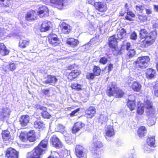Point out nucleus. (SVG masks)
Returning a JSON list of instances; mask_svg holds the SVG:
<instances>
[{"mask_svg":"<svg viewBox=\"0 0 158 158\" xmlns=\"http://www.w3.org/2000/svg\"><path fill=\"white\" fill-rule=\"evenodd\" d=\"M156 36V33L155 31H152L143 40V44L145 47L151 45L155 41Z\"/></svg>","mask_w":158,"mask_h":158,"instance_id":"6","label":"nucleus"},{"mask_svg":"<svg viewBox=\"0 0 158 158\" xmlns=\"http://www.w3.org/2000/svg\"><path fill=\"white\" fill-rule=\"evenodd\" d=\"M42 116L44 118H50L51 115L46 111H43L41 112Z\"/></svg>","mask_w":158,"mask_h":158,"instance_id":"47","label":"nucleus"},{"mask_svg":"<svg viewBox=\"0 0 158 158\" xmlns=\"http://www.w3.org/2000/svg\"><path fill=\"white\" fill-rule=\"evenodd\" d=\"M150 59L148 56H142L139 57L135 61V66L137 68L143 69L148 65V62Z\"/></svg>","mask_w":158,"mask_h":158,"instance_id":"3","label":"nucleus"},{"mask_svg":"<svg viewBox=\"0 0 158 158\" xmlns=\"http://www.w3.org/2000/svg\"><path fill=\"white\" fill-rule=\"evenodd\" d=\"M148 125L149 126H151L155 124V122L154 119H149L147 122Z\"/></svg>","mask_w":158,"mask_h":158,"instance_id":"52","label":"nucleus"},{"mask_svg":"<svg viewBox=\"0 0 158 158\" xmlns=\"http://www.w3.org/2000/svg\"><path fill=\"white\" fill-rule=\"evenodd\" d=\"M75 152L78 158H87V149L83 146L77 145L75 148Z\"/></svg>","mask_w":158,"mask_h":158,"instance_id":"5","label":"nucleus"},{"mask_svg":"<svg viewBox=\"0 0 158 158\" xmlns=\"http://www.w3.org/2000/svg\"><path fill=\"white\" fill-rule=\"evenodd\" d=\"M127 106L131 111H132L135 109L136 104L135 102L133 101H128L127 103Z\"/></svg>","mask_w":158,"mask_h":158,"instance_id":"38","label":"nucleus"},{"mask_svg":"<svg viewBox=\"0 0 158 158\" xmlns=\"http://www.w3.org/2000/svg\"><path fill=\"white\" fill-rule=\"evenodd\" d=\"M27 136L28 137H31V136H35V132L33 130H31L30 131L27 133Z\"/></svg>","mask_w":158,"mask_h":158,"instance_id":"54","label":"nucleus"},{"mask_svg":"<svg viewBox=\"0 0 158 158\" xmlns=\"http://www.w3.org/2000/svg\"><path fill=\"white\" fill-rule=\"evenodd\" d=\"M147 143L148 145L150 147H155V137L149 136L147 139Z\"/></svg>","mask_w":158,"mask_h":158,"instance_id":"28","label":"nucleus"},{"mask_svg":"<svg viewBox=\"0 0 158 158\" xmlns=\"http://www.w3.org/2000/svg\"><path fill=\"white\" fill-rule=\"evenodd\" d=\"M144 106L145 107L147 108V110L153 107L152 106V102L148 100H147L144 102Z\"/></svg>","mask_w":158,"mask_h":158,"instance_id":"44","label":"nucleus"},{"mask_svg":"<svg viewBox=\"0 0 158 158\" xmlns=\"http://www.w3.org/2000/svg\"><path fill=\"white\" fill-rule=\"evenodd\" d=\"M144 104L140 102H139L137 106V113L139 115L143 114L144 112Z\"/></svg>","mask_w":158,"mask_h":158,"instance_id":"29","label":"nucleus"},{"mask_svg":"<svg viewBox=\"0 0 158 158\" xmlns=\"http://www.w3.org/2000/svg\"><path fill=\"white\" fill-rule=\"evenodd\" d=\"M56 129L58 131L63 132L65 130V127L61 124H59L57 125Z\"/></svg>","mask_w":158,"mask_h":158,"instance_id":"46","label":"nucleus"},{"mask_svg":"<svg viewBox=\"0 0 158 158\" xmlns=\"http://www.w3.org/2000/svg\"><path fill=\"white\" fill-rule=\"evenodd\" d=\"M156 76V71L152 68H149L147 70L146 76L148 79L154 78Z\"/></svg>","mask_w":158,"mask_h":158,"instance_id":"23","label":"nucleus"},{"mask_svg":"<svg viewBox=\"0 0 158 158\" xmlns=\"http://www.w3.org/2000/svg\"><path fill=\"white\" fill-rule=\"evenodd\" d=\"M125 46L127 50L128 51L127 56L129 58L132 57L135 55V52L134 49L131 46V44L129 43H127L126 45H123Z\"/></svg>","mask_w":158,"mask_h":158,"instance_id":"14","label":"nucleus"},{"mask_svg":"<svg viewBox=\"0 0 158 158\" xmlns=\"http://www.w3.org/2000/svg\"><path fill=\"white\" fill-rule=\"evenodd\" d=\"M94 74L92 73H88L86 76L87 78L88 79H93L94 78Z\"/></svg>","mask_w":158,"mask_h":158,"instance_id":"57","label":"nucleus"},{"mask_svg":"<svg viewBox=\"0 0 158 158\" xmlns=\"http://www.w3.org/2000/svg\"><path fill=\"white\" fill-rule=\"evenodd\" d=\"M18 152L12 148H8L6 152V156L8 158H18Z\"/></svg>","mask_w":158,"mask_h":158,"instance_id":"10","label":"nucleus"},{"mask_svg":"<svg viewBox=\"0 0 158 158\" xmlns=\"http://www.w3.org/2000/svg\"><path fill=\"white\" fill-rule=\"evenodd\" d=\"M94 6L97 10L101 12H104L107 10L106 4L103 2H96L94 3Z\"/></svg>","mask_w":158,"mask_h":158,"instance_id":"9","label":"nucleus"},{"mask_svg":"<svg viewBox=\"0 0 158 158\" xmlns=\"http://www.w3.org/2000/svg\"><path fill=\"white\" fill-rule=\"evenodd\" d=\"M35 140V136H27V140L29 141L30 142H34Z\"/></svg>","mask_w":158,"mask_h":158,"instance_id":"58","label":"nucleus"},{"mask_svg":"<svg viewBox=\"0 0 158 158\" xmlns=\"http://www.w3.org/2000/svg\"><path fill=\"white\" fill-rule=\"evenodd\" d=\"M93 157L94 158H102L100 155H98L96 154H94L93 155Z\"/></svg>","mask_w":158,"mask_h":158,"instance_id":"64","label":"nucleus"},{"mask_svg":"<svg viewBox=\"0 0 158 158\" xmlns=\"http://www.w3.org/2000/svg\"><path fill=\"white\" fill-rule=\"evenodd\" d=\"M53 146L57 148H60L63 145L58 138L56 135H53L50 139Z\"/></svg>","mask_w":158,"mask_h":158,"instance_id":"12","label":"nucleus"},{"mask_svg":"<svg viewBox=\"0 0 158 158\" xmlns=\"http://www.w3.org/2000/svg\"><path fill=\"white\" fill-rule=\"evenodd\" d=\"M127 83L130 88L131 89L134 91L136 92L140 91L142 85L140 83L137 81H133L134 79L131 77H129L127 78Z\"/></svg>","mask_w":158,"mask_h":158,"instance_id":"4","label":"nucleus"},{"mask_svg":"<svg viewBox=\"0 0 158 158\" xmlns=\"http://www.w3.org/2000/svg\"><path fill=\"white\" fill-rule=\"evenodd\" d=\"M7 69H10V70L13 71L16 69L15 64L14 63L10 64L9 65H6Z\"/></svg>","mask_w":158,"mask_h":158,"instance_id":"48","label":"nucleus"},{"mask_svg":"<svg viewBox=\"0 0 158 158\" xmlns=\"http://www.w3.org/2000/svg\"><path fill=\"white\" fill-rule=\"evenodd\" d=\"M94 74L95 76H98L101 73V69L99 67L97 66H95L94 69Z\"/></svg>","mask_w":158,"mask_h":158,"instance_id":"43","label":"nucleus"},{"mask_svg":"<svg viewBox=\"0 0 158 158\" xmlns=\"http://www.w3.org/2000/svg\"><path fill=\"white\" fill-rule=\"evenodd\" d=\"M126 34L125 30L122 28L119 31L117 34L118 40L121 39L125 37Z\"/></svg>","mask_w":158,"mask_h":158,"instance_id":"33","label":"nucleus"},{"mask_svg":"<svg viewBox=\"0 0 158 158\" xmlns=\"http://www.w3.org/2000/svg\"><path fill=\"white\" fill-rule=\"evenodd\" d=\"M48 140L45 139L41 141L37 147L28 154L27 158H42V155L47 146Z\"/></svg>","mask_w":158,"mask_h":158,"instance_id":"1","label":"nucleus"},{"mask_svg":"<svg viewBox=\"0 0 158 158\" xmlns=\"http://www.w3.org/2000/svg\"><path fill=\"white\" fill-rule=\"evenodd\" d=\"M48 41L52 46H56L60 43V41L55 34H50L48 37Z\"/></svg>","mask_w":158,"mask_h":158,"instance_id":"8","label":"nucleus"},{"mask_svg":"<svg viewBox=\"0 0 158 158\" xmlns=\"http://www.w3.org/2000/svg\"><path fill=\"white\" fill-rule=\"evenodd\" d=\"M30 121V117L27 115H24L21 116L19 119V122L22 126L25 127L27 125Z\"/></svg>","mask_w":158,"mask_h":158,"instance_id":"17","label":"nucleus"},{"mask_svg":"<svg viewBox=\"0 0 158 158\" xmlns=\"http://www.w3.org/2000/svg\"><path fill=\"white\" fill-rule=\"evenodd\" d=\"M107 61V60L106 58L102 57L100 60L99 62L101 63L105 64L106 63Z\"/></svg>","mask_w":158,"mask_h":158,"instance_id":"55","label":"nucleus"},{"mask_svg":"<svg viewBox=\"0 0 158 158\" xmlns=\"http://www.w3.org/2000/svg\"><path fill=\"white\" fill-rule=\"evenodd\" d=\"M60 27L61 30V31L63 33L68 34L71 30L70 26L65 22L61 23L60 25Z\"/></svg>","mask_w":158,"mask_h":158,"instance_id":"13","label":"nucleus"},{"mask_svg":"<svg viewBox=\"0 0 158 158\" xmlns=\"http://www.w3.org/2000/svg\"><path fill=\"white\" fill-rule=\"evenodd\" d=\"M107 129L106 133V138L107 139L108 137H111L113 136L114 134V132L113 127L111 125L108 126Z\"/></svg>","mask_w":158,"mask_h":158,"instance_id":"24","label":"nucleus"},{"mask_svg":"<svg viewBox=\"0 0 158 158\" xmlns=\"http://www.w3.org/2000/svg\"><path fill=\"white\" fill-rule=\"evenodd\" d=\"M81 73L78 70H74L70 73L68 76V78L70 80H73L79 75Z\"/></svg>","mask_w":158,"mask_h":158,"instance_id":"31","label":"nucleus"},{"mask_svg":"<svg viewBox=\"0 0 158 158\" xmlns=\"http://www.w3.org/2000/svg\"><path fill=\"white\" fill-rule=\"evenodd\" d=\"M45 79L44 81L45 83H50L53 85H55L57 81V79L52 75H48Z\"/></svg>","mask_w":158,"mask_h":158,"instance_id":"19","label":"nucleus"},{"mask_svg":"<svg viewBox=\"0 0 158 158\" xmlns=\"http://www.w3.org/2000/svg\"><path fill=\"white\" fill-rule=\"evenodd\" d=\"M80 110L79 108H77L76 110H74L73 111L72 113L70 114V115L71 116H73L75 115V114L77 112Z\"/></svg>","mask_w":158,"mask_h":158,"instance_id":"62","label":"nucleus"},{"mask_svg":"<svg viewBox=\"0 0 158 158\" xmlns=\"http://www.w3.org/2000/svg\"><path fill=\"white\" fill-rule=\"evenodd\" d=\"M136 7L137 10L141 12H142L144 9V7L141 5H137Z\"/></svg>","mask_w":158,"mask_h":158,"instance_id":"51","label":"nucleus"},{"mask_svg":"<svg viewBox=\"0 0 158 158\" xmlns=\"http://www.w3.org/2000/svg\"><path fill=\"white\" fill-rule=\"evenodd\" d=\"M138 19L142 22H145L147 21L148 17L145 15H140L139 16Z\"/></svg>","mask_w":158,"mask_h":158,"instance_id":"49","label":"nucleus"},{"mask_svg":"<svg viewBox=\"0 0 158 158\" xmlns=\"http://www.w3.org/2000/svg\"><path fill=\"white\" fill-rule=\"evenodd\" d=\"M107 94L110 96H114L116 98H121L123 96L124 93L111 83L108 88Z\"/></svg>","mask_w":158,"mask_h":158,"instance_id":"2","label":"nucleus"},{"mask_svg":"<svg viewBox=\"0 0 158 158\" xmlns=\"http://www.w3.org/2000/svg\"><path fill=\"white\" fill-rule=\"evenodd\" d=\"M149 34L147 30L144 29H142L140 30L139 32V35L140 38L143 40Z\"/></svg>","mask_w":158,"mask_h":158,"instance_id":"34","label":"nucleus"},{"mask_svg":"<svg viewBox=\"0 0 158 158\" xmlns=\"http://www.w3.org/2000/svg\"><path fill=\"white\" fill-rule=\"evenodd\" d=\"M10 0H0V6L8 7L9 6Z\"/></svg>","mask_w":158,"mask_h":158,"instance_id":"40","label":"nucleus"},{"mask_svg":"<svg viewBox=\"0 0 158 158\" xmlns=\"http://www.w3.org/2000/svg\"><path fill=\"white\" fill-rule=\"evenodd\" d=\"M52 26V23L48 21L43 22L41 24L40 30L41 32H44L48 30Z\"/></svg>","mask_w":158,"mask_h":158,"instance_id":"18","label":"nucleus"},{"mask_svg":"<svg viewBox=\"0 0 158 158\" xmlns=\"http://www.w3.org/2000/svg\"><path fill=\"white\" fill-rule=\"evenodd\" d=\"M11 111L8 108L5 107L0 109V120L3 121L10 115Z\"/></svg>","mask_w":158,"mask_h":158,"instance_id":"7","label":"nucleus"},{"mask_svg":"<svg viewBox=\"0 0 158 158\" xmlns=\"http://www.w3.org/2000/svg\"><path fill=\"white\" fill-rule=\"evenodd\" d=\"M144 152L146 153H148L151 151V150L147 145H145L143 148Z\"/></svg>","mask_w":158,"mask_h":158,"instance_id":"56","label":"nucleus"},{"mask_svg":"<svg viewBox=\"0 0 158 158\" xmlns=\"http://www.w3.org/2000/svg\"><path fill=\"white\" fill-rule=\"evenodd\" d=\"M43 92L44 94L46 95H48L49 93V91L48 89H43Z\"/></svg>","mask_w":158,"mask_h":158,"instance_id":"63","label":"nucleus"},{"mask_svg":"<svg viewBox=\"0 0 158 158\" xmlns=\"http://www.w3.org/2000/svg\"><path fill=\"white\" fill-rule=\"evenodd\" d=\"M37 16L35 11L33 10H30L27 13L26 15V19L28 21L34 20L36 19Z\"/></svg>","mask_w":158,"mask_h":158,"instance_id":"15","label":"nucleus"},{"mask_svg":"<svg viewBox=\"0 0 158 158\" xmlns=\"http://www.w3.org/2000/svg\"><path fill=\"white\" fill-rule=\"evenodd\" d=\"M45 125L42 121H36L34 123V127L36 128H43L44 127Z\"/></svg>","mask_w":158,"mask_h":158,"instance_id":"35","label":"nucleus"},{"mask_svg":"<svg viewBox=\"0 0 158 158\" xmlns=\"http://www.w3.org/2000/svg\"><path fill=\"white\" fill-rule=\"evenodd\" d=\"M99 135H96L94 136L93 144L95 148H99L103 146L102 143L99 140Z\"/></svg>","mask_w":158,"mask_h":158,"instance_id":"20","label":"nucleus"},{"mask_svg":"<svg viewBox=\"0 0 158 158\" xmlns=\"http://www.w3.org/2000/svg\"><path fill=\"white\" fill-rule=\"evenodd\" d=\"M29 42V41L26 40H20L19 42V46L21 48H25L28 45Z\"/></svg>","mask_w":158,"mask_h":158,"instance_id":"39","label":"nucleus"},{"mask_svg":"<svg viewBox=\"0 0 158 158\" xmlns=\"http://www.w3.org/2000/svg\"><path fill=\"white\" fill-rule=\"evenodd\" d=\"M3 139L5 141L9 140L10 137V132L7 130L3 131L2 133Z\"/></svg>","mask_w":158,"mask_h":158,"instance_id":"32","label":"nucleus"},{"mask_svg":"<svg viewBox=\"0 0 158 158\" xmlns=\"http://www.w3.org/2000/svg\"><path fill=\"white\" fill-rule=\"evenodd\" d=\"M67 44L72 48H75L79 44V42L77 40H75L73 38L68 39L67 41Z\"/></svg>","mask_w":158,"mask_h":158,"instance_id":"26","label":"nucleus"},{"mask_svg":"<svg viewBox=\"0 0 158 158\" xmlns=\"http://www.w3.org/2000/svg\"><path fill=\"white\" fill-rule=\"evenodd\" d=\"M20 139L23 142H25L27 140V134L23 132L21 133L19 136Z\"/></svg>","mask_w":158,"mask_h":158,"instance_id":"45","label":"nucleus"},{"mask_svg":"<svg viewBox=\"0 0 158 158\" xmlns=\"http://www.w3.org/2000/svg\"><path fill=\"white\" fill-rule=\"evenodd\" d=\"M86 115L88 118H91L95 114V108L93 107L90 106L86 111Z\"/></svg>","mask_w":158,"mask_h":158,"instance_id":"22","label":"nucleus"},{"mask_svg":"<svg viewBox=\"0 0 158 158\" xmlns=\"http://www.w3.org/2000/svg\"><path fill=\"white\" fill-rule=\"evenodd\" d=\"M71 88L77 91H79L81 89V85L77 83L73 84L71 85Z\"/></svg>","mask_w":158,"mask_h":158,"instance_id":"41","label":"nucleus"},{"mask_svg":"<svg viewBox=\"0 0 158 158\" xmlns=\"http://www.w3.org/2000/svg\"><path fill=\"white\" fill-rule=\"evenodd\" d=\"M145 11L146 14L147 15L151 14L152 13V9L151 8H146Z\"/></svg>","mask_w":158,"mask_h":158,"instance_id":"61","label":"nucleus"},{"mask_svg":"<svg viewBox=\"0 0 158 158\" xmlns=\"http://www.w3.org/2000/svg\"><path fill=\"white\" fill-rule=\"evenodd\" d=\"M115 35L110 37L109 39V45L110 48L115 49L117 45V39Z\"/></svg>","mask_w":158,"mask_h":158,"instance_id":"21","label":"nucleus"},{"mask_svg":"<svg viewBox=\"0 0 158 158\" xmlns=\"http://www.w3.org/2000/svg\"><path fill=\"white\" fill-rule=\"evenodd\" d=\"M9 53L8 50L6 49L3 43H0V55L2 56H4Z\"/></svg>","mask_w":158,"mask_h":158,"instance_id":"27","label":"nucleus"},{"mask_svg":"<svg viewBox=\"0 0 158 158\" xmlns=\"http://www.w3.org/2000/svg\"><path fill=\"white\" fill-rule=\"evenodd\" d=\"M146 132V130L145 127L142 126L138 129L137 131V134L139 137H142L145 135Z\"/></svg>","mask_w":158,"mask_h":158,"instance_id":"30","label":"nucleus"},{"mask_svg":"<svg viewBox=\"0 0 158 158\" xmlns=\"http://www.w3.org/2000/svg\"><path fill=\"white\" fill-rule=\"evenodd\" d=\"M137 38V35L136 33L135 32L132 33L130 36V38L131 39L135 40Z\"/></svg>","mask_w":158,"mask_h":158,"instance_id":"59","label":"nucleus"},{"mask_svg":"<svg viewBox=\"0 0 158 158\" xmlns=\"http://www.w3.org/2000/svg\"><path fill=\"white\" fill-rule=\"evenodd\" d=\"M51 3L56 4L57 7L62 9L64 6L66 5L67 0H50Z\"/></svg>","mask_w":158,"mask_h":158,"instance_id":"16","label":"nucleus"},{"mask_svg":"<svg viewBox=\"0 0 158 158\" xmlns=\"http://www.w3.org/2000/svg\"><path fill=\"white\" fill-rule=\"evenodd\" d=\"M38 14L40 17L48 16L49 15V10L48 8L44 6L40 7Z\"/></svg>","mask_w":158,"mask_h":158,"instance_id":"11","label":"nucleus"},{"mask_svg":"<svg viewBox=\"0 0 158 158\" xmlns=\"http://www.w3.org/2000/svg\"><path fill=\"white\" fill-rule=\"evenodd\" d=\"M154 95L156 97H158V86L157 85H156L154 87Z\"/></svg>","mask_w":158,"mask_h":158,"instance_id":"53","label":"nucleus"},{"mask_svg":"<svg viewBox=\"0 0 158 158\" xmlns=\"http://www.w3.org/2000/svg\"><path fill=\"white\" fill-rule=\"evenodd\" d=\"M91 41L88 43L85 44L84 45H83L81 47V51H85L88 50L91 45Z\"/></svg>","mask_w":158,"mask_h":158,"instance_id":"42","label":"nucleus"},{"mask_svg":"<svg viewBox=\"0 0 158 158\" xmlns=\"http://www.w3.org/2000/svg\"><path fill=\"white\" fill-rule=\"evenodd\" d=\"M83 124L81 122H77L74 125L72 129V132L75 133L78 131L83 127Z\"/></svg>","mask_w":158,"mask_h":158,"instance_id":"25","label":"nucleus"},{"mask_svg":"<svg viewBox=\"0 0 158 158\" xmlns=\"http://www.w3.org/2000/svg\"><path fill=\"white\" fill-rule=\"evenodd\" d=\"M128 100V101H133L135 102V97L134 95H130L129 96Z\"/></svg>","mask_w":158,"mask_h":158,"instance_id":"60","label":"nucleus"},{"mask_svg":"<svg viewBox=\"0 0 158 158\" xmlns=\"http://www.w3.org/2000/svg\"><path fill=\"white\" fill-rule=\"evenodd\" d=\"M147 115L149 117H152L155 114V109L153 107L147 110H146Z\"/></svg>","mask_w":158,"mask_h":158,"instance_id":"36","label":"nucleus"},{"mask_svg":"<svg viewBox=\"0 0 158 158\" xmlns=\"http://www.w3.org/2000/svg\"><path fill=\"white\" fill-rule=\"evenodd\" d=\"M59 156L58 152H52L51 155L48 158H59Z\"/></svg>","mask_w":158,"mask_h":158,"instance_id":"50","label":"nucleus"},{"mask_svg":"<svg viewBox=\"0 0 158 158\" xmlns=\"http://www.w3.org/2000/svg\"><path fill=\"white\" fill-rule=\"evenodd\" d=\"M108 120L107 117L103 114L100 115L99 118V121L102 124L105 123Z\"/></svg>","mask_w":158,"mask_h":158,"instance_id":"37","label":"nucleus"}]
</instances>
